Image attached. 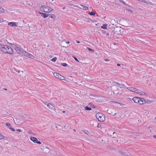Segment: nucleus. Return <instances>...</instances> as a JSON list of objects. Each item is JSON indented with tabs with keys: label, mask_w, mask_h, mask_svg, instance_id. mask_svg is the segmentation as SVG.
<instances>
[{
	"label": "nucleus",
	"mask_w": 156,
	"mask_h": 156,
	"mask_svg": "<svg viewBox=\"0 0 156 156\" xmlns=\"http://www.w3.org/2000/svg\"><path fill=\"white\" fill-rule=\"evenodd\" d=\"M2 51L5 53L9 54H13V50L8 45H5L2 49Z\"/></svg>",
	"instance_id": "1"
},
{
	"label": "nucleus",
	"mask_w": 156,
	"mask_h": 156,
	"mask_svg": "<svg viewBox=\"0 0 156 156\" xmlns=\"http://www.w3.org/2000/svg\"><path fill=\"white\" fill-rule=\"evenodd\" d=\"M96 118L98 119L99 122H104L105 120V116L101 113H98L96 115Z\"/></svg>",
	"instance_id": "2"
},
{
	"label": "nucleus",
	"mask_w": 156,
	"mask_h": 156,
	"mask_svg": "<svg viewBox=\"0 0 156 156\" xmlns=\"http://www.w3.org/2000/svg\"><path fill=\"white\" fill-rule=\"evenodd\" d=\"M53 74L55 77L57 78H58L61 80H65V78L59 74L55 73Z\"/></svg>",
	"instance_id": "3"
},
{
	"label": "nucleus",
	"mask_w": 156,
	"mask_h": 156,
	"mask_svg": "<svg viewBox=\"0 0 156 156\" xmlns=\"http://www.w3.org/2000/svg\"><path fill=\"white\" fill-rule=\"evenodd\" d=\"M48 6H47L45 5H42L40 7V10L44 12H48Z\"/></svg>",
	"instance_id": "4"
},
{
	"label": "nucleus",
	"mask_w": 156,
	"mask_h": 156,
	"mask_svg": "<svg viewBox=\"0 0 156 156\" xmlns=\"http://www.w3.org/2000/svg\"><path fill=\"white\" fill-rule=\"evenodd\" d=\"M15 50L16 52L19 54H20L21 55H22L23 53V51H24V50L22 49L21 48H20V47H16L15 48Z\"/></svg>",
	"instance_id": "5"
},
{
	"label": "nucleus",
	"mask_w": 156,
	"mask_h": 156,
	"mask_svg": "<svg viewBox=\"0 0 156 156\" xmlns=\"http://www.w3.org/2000/svg\"><path fill=\"white\" fill-rule=\"evenodd\" d=\"M47 106L51 110L55 111V107L51 104L48 103L47 104Z\"/></svg>",
	"instance_id": "6"
},
{
	"label": "nucleus",
	"mask_w": 156,
	"mask_h": 156,
	"mask_svg": "<svg viewBox=\"0 0 156 156\" xmlns=\"http://www.w3.org/2000/svg\"><path fill=\"white\" fill-rule=\"evenodd\" d=\"M140 99L139 100V101L138 102V103L140 105L146 103L145 100L143 98H140Z\"/></svg>",
	"instance_id": "7"
},
{
	"label": "nucleus",
	"mask_w": 156,
	"mask_h": 156,
	"mask_svg": "<svg viewBox=\"0 0 156 156\" xmlns=\"http://www.w3.org/2000/svg\"><path fill=\"white\" fill-rule=\"evenodd\" d=\"M115 83L118 87H119L121 88H123L125 87V86L124 84H120L117 82H115Z\"/></svg>",
	"instance_id": "8"
},
{
	"label": "nucleus",
	"mask_w": 156,
	"mask_h": 156,
	"mask_svg": "<svg viewBox=\"0 0 156 156\" xmlns=\"http://www.w3.org/2000/svg\"><path fill=\"white\" fill-rule=\"evenodd\" d=\"M139 100L140 99V98L138 97H135L133 98V100L134 102L135 103H138L139 101Z\"/></svg>",
	"instance_id": "9"
},
{
	"label": "nucleus",
	"mask_w": 156,
	"mask_h": 156,
	"mask_svg": "<svg viewBox=\"0 0 156 156\" xmlns=\"http://www.w3.org/2000/svg\"><path fill=\"white\" fill-rule=\"evenodd\" d=\"M6 126H8V128L9 129H10L12 131H15V129L14 128H12V127L10 124L9 123V122L6 123Z\"/></svg>",
	"instance_id": "10"
},
{
	"label": "nucleus",
	"mask_w": 156,
	"mask_h": 156,
	"mask_svg": "<svg viewBox=\"0 0 156 156\" xmlns=\"http://www.w3.org/2000/svg\"><path fill=\"white\" fill-rule=\"evenodd\" d=\"M80 9H83V10H87L88 9V7L87 6H84L83 5H80Z\"/></svg>",
	"instance_id": "11"
},
{
	"label": "nucleus",
	"mask_w": 156,
	"mask_h": 156,
	"mask_svg": "<svg viewBox=\"0 0 156 156\" xmlns=\"http://www.w3.org/2000/svg\"><path fill=\"white\" fill-rule=\"evenodd\" d=\"M8 24L9 25H11L12 27H16L17 26L16 23L14 22L9 23Z\"/></svg>",
	"instance_id": "12"
},
{
	"label": "nucleus",
	"mask_w": 156,
	"mask_h": 156,
	"mask_svg": "<svg viewBox=\"0 0 156 156\" xmlns=\"http://www.w3.org/2000/svg\"><path fill=\"white\" fill-rule=\"evenodd\" d=\"M30 140L34 143H36L37 141V138L33 136L30 137Z\"/></svg>",
	"instance_id": "13"
},
{
	"label": "nucleus",
	"mask_w": 156,
	"mask_h": 156,
	"mask_svg": "<svg viewBox=\"0 0 156 156\" xmlns=\"http://www.w3.org/2000/svg\"><path fill=\"white\" fill-rule=\"evenodd\" d=\"M49 15H50V14H49L43 13V14H42L41 16H42L44 18H45L49 16Z\"/></svg>",
	"instance_id": "14"
},
{
	"label": "nucleus",
	"mask_w": 156,
	"mask_h": 156,
	"mask_svg": "<svg viewBox=\"0 0 156 156\" xmlns=\"http://www.w3.org/2000/svg\"><path fill=\"white\" fill-rule=\"evenodd\" d=\"M122 155H123L124 156H131V154L129 153H127L126 152H122Z\"/></svg>",
	"instance_id": "15"
},
{
	"label": "nucleus",
	"mask_w": 156,
	"mask_h": 156,
	"mask_svg": "<svg viewBox=\"0 0 156 156\" xmlns=\"http://www.w3.org/2000/svg\"><path fill=\"white\" fill-rule=\"evenodd\" d=\"M50 151V149L48 147H46L44 150V152L47 153L49 152Z\"/></svg>",
	"instance_id": "16"
},
{
	"label": "nucleus",
	"mask_w": 156,
	"mask_h": 156,
	"mask_svg": "<svg viewBox=\"0 0 156 156\" xmlns=\"http://www.w3.org/2000/svg\"><path fill=\"white\" fill-rule=\"evenodd\" d=\"M23 53L22 55H24L25 56L28 57V55H29V54L27 52L24 51H23Z\"/></svg>",
	"instance_id": "17"
},
{
	"label": "nucleus",
	"mask_w": 156,
	"mask_h": 156,
	"mask_svg": "<svg viewBox=\"0 0 156 156\" xmlns=\"http://www.w3.org/2000/svg\"><path fill=\"white\" fill-rule=\"evenodd\" d=\"M107 24H104L101 27V28L104 29H106L107 28Z\"/></svg>",
	"instance_id": "18"
},
{
	"label": "nucleus",
	"mask_w": 156,
	"mask_h": 156,
	"mask_svg": "<svg viewBox=\"0 0 156 156\" xmlns=\"http://www.w3.org/2000/svg\"><path fill=\"white\" fill-rule=\"evenodd\" d=\"M142 91L139 90H137L136 91V93L139 94L140 95H141L142 94Z\"/></svg>",
	"instance_id": "19"
},
{
	"label": "nucleus",
	"mask_w": 156,
	"mask_h": 156,
	"mask_svg": "<svg viewBox=\"0 0 156 156\" xmlns=\"http://www.w3.org/2000/svg\"><path fill=\"white\" fill-rule=\"evenodd\" d=\"M85 109L87 110L90 111L91 110L92 108L90 106L89 107L88 106H86L85 107Z\"/></svg>",
	"instance_id": "20"
},
{
	"label": "nucleus",
	"mask_w": 156,
	"mask_h": 156,
	"mask_svg": "<svg viewBox=\"0 0 156 156\" xmlns=\"http://www.w3.org/2000/svg\"><path fill=\"white\" fill-rule=\"evenodd\" d=\"M14 121L15 122V123L19 125V124L21 123V122L19 120H18L16 119V120L15 121L14 120Z\"/></svg>",
	"instance_id": "21"
},
{
	"label": "nucleus",
	"mask_w": 156,
	"mask_h": 156,
	"mask_svg": "<svg viewBox=\"0 0 156 156\" xmlns=\"http://www.w3.org/2000/svg\"><path fill=\"white\" fill-rule=\"evenodd\" d=\"M137 89L136 88H134L133 87H132L131 88V90H130V91L136 92L137 90Z\"/></svg>",
	"instance_id": "22"
},
{
	"label": "nucleus",
	"mask_w": 156,
	"mask_h": 156,
	"mask_svg": "<svg viewBox=\"0 0 156 156\" xmlns=\"http://www.w3.org/2000/svg\"><path fill=\"white\" fill-rule=\"evenodd\" d=\"M5 46V45L0 44V50H1L2 51V49L4 48Z\"/></svg>",
	"instance_id": "23"
},
{
	"label": "nucleus",
	"mask_w": 156,
	"mask_h": 156,
	"mask_svg": "<svg viewBox=\"0 0 156 156\" xmlns=\"http://www.w3.org/2000/svg\"><path fill=\"white\" fill-rule=\"evenodd\" d=\"M50 17L52 19H55L56 18L55 16L53 14H51V15L50 14Z\"/></svg>",
	"instance_id": "24"
},
{
	"label": "nucleus",
	"mask_w": 156,
	"mask_h": 156,
	"mask_svg": "<svg viewBox=\"0 0 156 156\" xmlns=\"http://www.w3.org/2000/svg\"><path fill=\"white\" fill-rule=\"evenodd\" d=\"M89 105H90V107H91L93 108H95V105L92 103H90Z\"/></svg>",
	"instance_id": "25"
},
{
	"label": "nucleus",
	"mask_w": 156,
	"mask_h": 156,
	"mask_svg": "<svg viewBox=\"0 0 156 156\" xmlns=\"http://www.w3.org/2000/svg\"><path fill=\"white\" fill-rule=\"evenodd\" d=\"M28 57H29L31 58H34V56L32 55L29 54V55H28Z\"/></svg>",
	"instance_id": "26"
},
{
	"label": "nucleus",
	"mask_w": 156,
	"mask_h": 156,
	"mask_svg": "<svg viewBox=\"0 0 156 156\" xmlns=\"http://www.w3.org/2000/svg\"><path fill=\"white\" fill-rule=\"evenodd\" d=\"M48 12H50L51 11H52V9L51 7H48Z\"/></svg>",
	"instance_id": "27"
},
{
	"label": "nucleus",
	"mask_w": 156,
	"mask_h": 156,
	"mask_svg": "<svg viewBox=\"0 0 156 156\" xmlns=\"http://www.w3.org/2000/svg\"><path fill=\"white\" fill-rule=\"evenodd\" d=\"M4 11V9L0 7V12H3Z\"/></svg>",
	"instance_id": "28"
},
{
	"label": "nucleus",
	"mask_w": 156,
	"mask_h": 156,
	"mask_svg": "<svg viewBox=\"0 0 156 156\" xmlns=\"http://www.w3.org/2000/svg\"><path fill=\"white\" fill-rule=\"evenodd\" d=\"M57 59V58L56 57H55L52 58L51 60L53 62H55Z\"/></svg>",
	"instance_id": "29"
},
{
	"label": "nucleus",
	"mask_w": 156,
	"mask_h": 156,
	"mask_svg": "<svg viewBox=\"0 0 156 156\" xmlns=\"http://www.w3.org/2000/svg\"><path fill=\"white\" fill-rule=\"evenodd\" d=\"M120 2L122 3L123 4H124V5H128L127 4H126L125 2L123 0H120Z\"/></svg>",
	"instance_id": "30"
},
{
	"label": "nucleus",
	"mask_w": 156,
	"mask_h": 156,
	"mask_svg": "<svg viewBox=\"0 0 156 156\" xmlns=\"http://www.w3.org/2000/svg\"><path fill=\"white\" fill-rule=\"evenodd\" d=\"M89 14L91 16H93L95 15V13L93 12H91L89 13Z\"/></svg>",
	"instance_id": "31"
},
{
	"label": "nucleus",
	"mask_w": 156,
	"mask_h": 156,
	"mask_svg": "<svg viewBox=\"0 0 156 156\" xmlns=\"http://www.w3.org/2000/svg\"><path fill=\"white\" fill-rule=\"evenodd\" d=\"M117 153L120 155H122V151L120 150L119 151L117 152Z\"/></svg>",
	"instance_id": "32"
},
{
	"label": "nucleus",
	"mask_w": 156,
	"mask_h": 156,
	"mask_svg": "<svg viewBox=\"0 0 156 156\" xmlns=\"http://www.w3.org/2000/svg\"><path fill=\"white\" fill-rule=\"evenodd\" d=\"M109 114L112 115H115L116 114V113H114V112H109Z\"/></svg>",
	"instance_id": "33"
},
{
	"label": "nucleus",
	"mask_w": 156,
	"mask_h": 156,
	"mask_svg": "<svg viewBox=\"0 0 156 156\" xmlns=\"http://www.w3.org/2000/svg\"><path fill=\"white\" fill-rule=\"evenodd\" d=\"M87 49L89 50V51H90L91 52H94V51L93 50H92V49H91V48H87Z\"/></svg>",
	"instance_id": "34"
},
{
	"label": "nucleus",
	"mask_w": 156,
	"mask_h": 156,
	"mask_svg": "<svg viewBox=\"0 0 156 156\" xmlns=\"http://www.w3.org/2000/svg\"><path fill=\"white\" fill-rule=\"evenodd\" d=\"M72 57L74 58V59L76 61L78 62H79V61L75 56H72Z\"/></svg>",
	"instance_id": "35"
},
{
	"label": "nucleus",
	"mask_w": 156,
	"mask_h": 156,
	"mask_svg": "<svg viewBox=\"0 0 156 156\" xmlns=\"http://www.w3.org/2000/svg\"><path fill=\"white\" fill-rule=\"evenodd\" d=\"M62 65L63 66H68V65L65 63H62Z\"/></svg>",
	"instance_id": "36"
},
{
	"label": "nucleus",
	"mask_w": 156,
	"mask_h": 156,
	"mask_svg": "<svg viewBox=\"0 0 156 156\" xmlns=\"http://www.w3.org/2000/svg\"><path fill=\"white\" fill-rule=\"evenodd\" d=\"M4 137V136L0 133V140H1Z\"/></svg>",
	"instance_id": "37"
},
{
	"label": "nucleus",
	"mask_w": 156,
	"mask_h": 156,
	"mask_svg": "<svg viewBox=\"0 0 156 156\" xmlns=\"http://www.w3.org/2000/svg\"><path fill=\"white\" fill-rule=\"evenodd\" d=\"M141 1V2H142L143 3H147V1L145 0H142Z\"/></svg>",
	"instance_id": "38"
},
{
	"label": "nucleus",
	"mask_w": 156,
	"mask_h": 156,
	"mask_svg": "<svg viewBox=\"0 0 156 156\" xmlns=\"http://www.w3.org/2000/svg\"><path fill=\"white\" fill-rule=\"evenodd\" d=\"M142 95H147V94L146 93H145L144 92H143L142 91V94H141Z\"/></svg>",
	"instance_id": "39"
},
{
	"label": "nucleus",
	"mask_w": 156,
	"mask_h": 156,
	"mask_svg": "<svg viewBox=\"0 0 156 156\" xmlns=\"http://www.w3.org/2000/svg\"><path fill=\"white\" fill-rule=\"evenodd\" d=\"M104 33L106 35H107V36H108L109 34V33L108 32L105 31Z\"/></svg>",
	"instance_id": "40"
},
{
	"label": "nucleus",
	"mask_w": 156,
	"mask_h": 156,
	"mask_svg": "<svg viewBox=\"0 0 156 156\" xmlns=\"http://www.w3.org/2000/svg\"><path fill=\"white\" fill-rule=\"evenodd\" d=\"M25 116H26V115H21V117L23 119H24L26 118V117Z\"/></svg>",
	"instance_id": "41"
},
{
	"label": "nucleus",
	"mask_w": 156,
	"mask_h": 156,
	"mask_svg": "<svg viewBox=\"0 0 156 156\" xmlns=\"http://www.w3.org/2000/svg\"><path fill=\"white\" fill-rule=\"evenodd\" d=\"M16 130H17V131L19 132H22V130L20 129H17Z\"/></svg>",
	"instance_id": "42"
},
{
	"label": "nucleus",
	"mask_w": 156,
	"mask_h": 156,
	"mask_svg": "<svg viewBox=\"0 0 156 156\" xmlns=\"http://www.w3.org/2000/svg\"><path fill=\"white\" fill-rule=\"evenodd\" d=\"M147 42H148V41H147V40H145V42L143 41V43L144 44H145V43H146V44H147L148 43Z\"/></svg>",
	"instance_id": "43"
},
{
	"label": "nucleus",
	"mask_w": 156,
	"mask_h": 156,
	"mask_svg": "<svg viewBox=\"0 0 156 156\" xmlns=\"http://www.w3.org/2000/svg\"><path fill=\"white\" fill-rule=\"evenodd\" d=\"M36 143H37L38 144H41V142L39 141H38L37 140V142H36Z\"/></svg>",
	"instance_id": "44"
},
{
	"label": "nucleus",
	"mask_w": 156,
	"mask_h": 156,
	"mask_svg": "<svg viewBox=\"0 0 156 156\" xmlns=\"http://www.w3.org/2000/svg\"><path fill=\"white\" fill-rule=\"evenodd\" d=\"M131 88H132V87H127L126 88L128 90L130 91L131 90Z\"/></svg>",
	"instance_id": "45"
},
{
	"label": "nucleus",
	"mask_w": 156,
	"mask_h": 156,
	"mask_svg": "<svg viewBox=\"0 0 156 156\" xmlns=\"http://www.w3.org/2000/svg\"><path fill=\"white\" fill-rule=\"evenodd\" d=\"M104 60L106 62L109 61V60L108 59H107V58H104Z\"/></svg>",
	"instance_id": "46"
},
{
	"label": "nucleus",
	"mask_w": 156,
	"mask_h": 156,
	"mask_svg": "<svg viewBox=\"0 0 156 156\" xmlns=\"http://www.w3.org/2000/svg\"><path fill=\"white\" fill-rule=\"evenodd\" d=\"M5 1L6 0H0V3H2L5 2Z\"/></svg>",
	"instance_id": "47"
},
{
	"label": "nucleus",
	"mask_w": 156,
	"mask_h": 156,
	"mask_svg": "<svg viewBox=\"0 0 156 156\" xmlns=\"http://www.w3.org/2000/svg\"><path fill=\"white\" fill-rule=\"evenodd\" d=\"M32 133V131L31 130H29L28 132V133L30 134H31Z\"/></svg>",
	"instance_id": "48"
},
{
	"label": "nucleus",
	"mask_w": 156,
	"mask_h": 156,
	"mask_svg": "<svg viewBox=\"0 0 156 156\" xmlns=\"http://www.w3.org/2000/svg\"><path fill=\"white\" fill-rule=\"evenodd\" d=\"M127 11H130V12H131V13H132V12H133V11H132L131 10H130V9H127Z\"/></svg>",
	"instance_id": "49"
},
{
	"label": "nucleus",
	"mask_w": 156,
	"mask_h": 156,
	"mask_svg": "<svg viewBox=\"0 0 156 156\" xmlns=\"http://www.w3.org/2000/svg\"><path fill=\"white\" fill-rule=\"evenodd\" d=\"M42 101L45 105H46V104H47V102H45L44 103L43 101Z\"/></svg>",
	"instance_id": "50"
},
{
	"label": "nucleus",
	"mask_w": 156,
	"mask_h": 156,
	"mask_svg": "<svg viewBox=\"0 0 156 156\" xmlns=\"http://www.w3.org/2000/svg\"><path fill=\"white\" fill-rule=\"evenodd\" d=\"M39 14H41V15H42V14H43V13H42V12H39Z\"/></svg>",
	"instance_id": "51"
},
{
	"label": "nucleus",
	"mask_w": 156,
	"mask_h": 156,
	"mask_svg": "<svg viewBox=\"0 0 156 156\" xmlns=\"http://www.w3.org/2000/svg\"><path fill=\"white\" fill-rule=\"evenodd\" d=\"M117 66H120L121 65L119 64L118 63L117 64Z\"/></svg>",
	"instance_id": "52"
},
{
	"label": "nucleus",
	"mask_w": 156,
	"mask_h": 156,
	"mask_svg": "<svg viewBox=\"0 0 156 156\" xmlns=\"http://www.w3.org/2000/svg\"><path fill=\"white\" fill-rule=\"evenodd\" d=\"M70 42L69 41H67L66 42V43L67 44H69V43Z\"/></svg>",
	"instance_id": "53"
},
{
	"label": "nucleus",
	"mask_w": 156,
	"mask_h": 156,
	"mask_svg": "<svg viewBox=\"0 0 156 156\" xmlns=\"http://www.w3.org/2000/svg\"><path fill=\"white\" fill-rule=\"evenodd\" d=\"M76 43L78 44H79L80 43V42L79 41H76Z\"/></svg>",
	"instance_id": "54"
},
{
	"label": "nucleus",
	"mask_w": 156,
	"mask_h": 156,
	"mask_svg": "<svg viewBox=\"0 0 156 156\" xmlns=\"http://www.w3.org/2000/svg\"><path fill=\"white\" fill-rule=\"evenodd\" d=\"M153 137L155 138H156V135H154Z\"/></svg>",
	"instance_id": "55"
},
{
	"label": "nucleus",
	"mask_w": 156,
	"mask_h": 156,
	"mask_svg": "<svg viewBox=\"0 0 156 156\" xmlns=\"http://www.w3.org/2000/svg\"><path fill=\"white\" fill-rule=\"evenodd\" d=\"M62 112L63 113H65L66 112L65 111H62Z\"/></svg>",
	"instance_id": "56"
},
{
	"label": "nucleus",
	"mask_w": 156,
	"mask_h": 156,
	"mask_svg": "<svg viewBox=\"0 0 156 156\" xmlns=\"http://www.w3.org/2000/svg\"><path fill=\"white\" fill-rule=\"evenodd\" d=\"M3 89L4 90H7V89H6V88H4Z\"/></svg>",
	"instance_id": "57"
},
{
	"label": "nucleus",
	"mask_w": 156,
	"mask_h": 156,
	"mask_svg": "<svg viewBox=\"0 0 156 156\" xmlns=\"http://www.w3.org/2000/svg\"><path fill=\"white\" fill-rule=\"evenodd\" d=\"M84 133L86 134H87V132H85V131L84 132Z\"/></svg>",
	"instance_id": "58"
},
{
	"label": "nucleus",
	"mask_w": 156,
	"mask_h": 156,
	"mask_svg": "<svg viewBox=\"0 0 156 156\" xmlns=\"http://www.w3.org/2000/svg\"><path fill=\"white\" fill-rule=\"evenodd\" d=\"M73 131H76V129H73Z\"/></svg>",
	"instance_id": "59"
},
{
	"label": "nucleus",
	"mask_w": 156,
	"mask_h": 156,
	"mask_svg": "<svg viewBox=\"0 0 156 156\" xmlns=\"http://www.w3.org/2000/svg\"><path fill=\"white\" fill-rule=\"evenodd\" d=\"M53 1H54V0H51V2H53Z\"/></svg>",
	"instance_id": "60"
},
{
	"label": "nucleus",
	"mask_w": 156,
	"mask_h": 156,
	"mask_svg": "<svg viewBox=\"0 0 156 156\" xmlns=\"http://www.w3.org/2000/svg\"><path fill=\"white\" fill-rule=\"evenodd\" d=\"M11 119L12 120V119H13V118L12 117H11Z\"/></svg>",
	"instance_id": "61"
},
{
	"label": "nucleus",
	"mask_w": 156,
	"mask_h": 156,
	"mask_svg": "<svg viewBox=\"0 0 156 156\" xmlns=\"http://www.w3.org/2000/svg\"><path fill=\"white\" fill-rule=\"evenodd\" d=\"M99 125L98 124L97 126V127H99Z\"/></svg>",
	"instance_id": "62"
},
{
	"label": "nucleus",
	"mask_w": 156,
	"mask_h": 156,
	"mask_svg": "<svg viewBox=\"0 0 156 156\" xmlns=\"http://www.w3.org/2000/svg\"><path fill=\"white\" fill-rule=\"evenodd\" d=\"M99 125L98 124L97 126V127H99Z\"/></svg>",
	"instance_id": "63"
},
{
	"label": "nucleus",
	"mask_w": 156,
	"mask_h": 156,
	"mask_svg": "<svg viewBox=\"0 0 156 156\" xmlns=\"http://www.w3.org/2000/svg\"><path fill=\"white\" fill-rule=\"evenodd\" d=\"M113 102H114V103H116V102H115V101H113ZM116 103H117V102H116Z\"/></svg>",
	"instance_id": "64"
}]
</instances>
